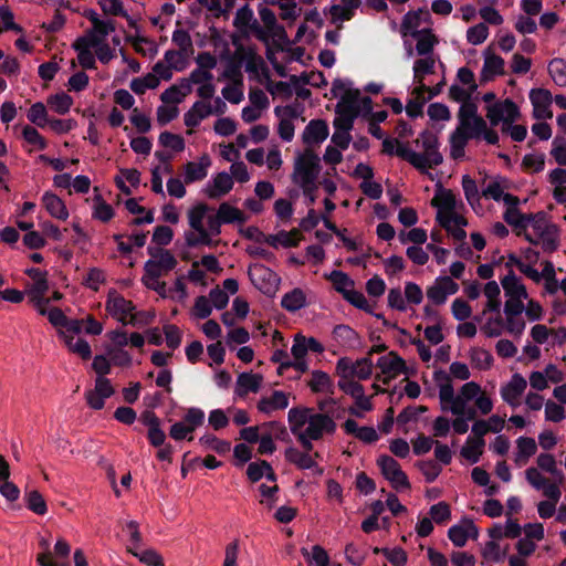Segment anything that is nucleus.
I'll list each match as a JSON object with an SVG mask.
<instances>
[{
	"instance_id": "43",
	"label": "nucleus",
	"mask_w": 566,
	"mask_h": 566,
	"mask_svg": "<svg viewBox=\"0 0 566 566\" xmlns=\"http://www.w3.org/2000/svg\"><path fill=\"white\" fill-rule=\"evenodd\" d=\"M312 412L307 408H292L289 411L287 419L291 432L295 436L304 431Z\"/></svg>"
},
{
	"instance_id": "57",
	"label": "nucleus",
	"mask_w": 566,
	"mask_h": 566,
	"mask_svg": "<svg viewBox=\"0 0 566 566\" xmlns=\"http://www.w3.org/2000/svg\"><path fill=\"white\" fill-rule=\"evenodd\" d=\"M308 386L314 392H332L333 382L326 373L322 370H314L308 381Z\"/></svg>"
},
{
	"instance_id": "41",
	"label": "nucleus",
	"mask_w": 566,
	"mask_h": 566,
	"mask_svg": "<svg viewBox=\"0 0 566 566\" xmlns=\"http://www.w3.org/2000/svg\"><path fill=\"white\" fill-rule=\"evenodd\" d=\"M319 454L317 452L314 455H311L307 452H302L296 448H287L285 450V458L289 462L295 464L300 469H313L317 468L316 461L314 458H318Z\"/></svg>"
},
{
	"instance_id": "39",
	"label": "nucleus",
	"mask_w": 566,
	"mask_h": 566,
	"mask_svg": "<svg viewBox=\"0 0 566 566\" xmlns=\"http://www.w3.org/2000/svg\"><path fill=\"white\" fill-rule=\"evenodd\" d=\"M43 206L51 217L59 220H66L69 211L64 201L52 192H45L42 197Z\"/></svg>"
},
{
	"instance_id": "48",
	"label": "nucleus",
	"mask_w": 566,
	"mask_h": 566,
	"mask_svg": "<svg viewBox=\"0 0 566 566\" xmlns=\"http://www.w3.org/2000/svg\"><path fill=\"white\" fill-rule=\"evenodd\" d=\"M484 446L485 441H480L472 437H468L464 446L460 450V454L469 462L476 463L483 454Z\"/></svg>"
},
{
	"instance_id": "15",
	"label": "nucleus",
	"mask_w": 566,
	"mask_h": 566,
	"mask_svg": "<svg viewBox=\"0 0 566 566\" xmlns=\"http://www.w3.org/2000/svg\"><path fill=\"white\" fill-rule=\"evenodd\" d=\"M520 117L517 105L512 99L495 102L486 106V118L492 126H496L501 122L503 127L513 124Z\"/></svg>"
},
{
	"instance_id": "7",
	"label": "nucleus",
	"mask_w": 566,
	"mask_h": 566,
	"mask_svg": "<svg viewBox=\"0 0 566 566\" xmlns=\"http://www.w3.org/2000/svg\"><path fill=\"white\" fill-rule=\"evenodd\" d=\"M210 213H212V209L206 203H198L188 210V222L191 229L185 235L188 247L212 245V238L218 234H213L210 231V226L208 224Z\"/></svg>"
},
{
	"instance_id": "21",
	"label": "nucleus",
	"mask_w": 566,
	"mask_h": 566,
	"mask_svg": "<svg viewBox=\"0 0 566 566\" xmlns=\"http://www.w3.org/2000/svg\"><path fill=\"white\" fill-rule=\"evenodd\" d=\"M416 40V48L412 49L411 44L405 41L407 55L413 56L416 52L419 56L421 55H434V48L439 43L437 35L431 29H421L412 36Z\"/></svg>"
},
{
	"instance_id": "44",
	"label": "nucleus",
	"mask_w": 566,
	"mask_h": 566,
	"mask_svg": "<svg viewBox=\"0 0 566 566\" xmlns=\"http://www.w3.org/2000/svg\"><path fill=\"white\" fill-rule=\"evenodd\" d=\"M359 4L360 0H340V3L331 8L332 20L340 23L350 20Z\"/></svg>"
},
{
	"instance_id": "55",
	"label": "nucleus",
	"mask_w": 566,
	"mask_h": 566,
	"mask_svg": "<svg viewBox=\"0 0 566 566\" xmlns=\"http://www.w3.org/2000/svg\"><path fill=\"white\" fill-rule=\"evenodd\" d=\"M260 491V504L263 505L268 510H273L276 505V494L279 492V486L274 482H270V484L262 483L259 486Z\"/></svg>"
},
{
	"instance_id": "29",
	"label": "nucleus",
	"mask_w": 566,
	"mask_h": 566,
	"mask_svg": "<svg viewBox=\"0 0 566 566\" xmlns=\"http://www.w3.org/2000/svg\"><path fill=\"white\" fill-rule=\"evenodd\" d=\"M233 188L232 177L228 172L217 174L205 188V193L210 199H220Z\"/></svg>"
},
{
	"instance_id": "6",
	"label": "nucleus",
	"mask_w": 566,
	"mask_h": 566,
	"mask_svg": "<svg viewBox=\"0 0 566 566\" xmlns=\"http://www.w3.org/2000/svg\"><path fill=\"white\" fill-rule=\"evenodd\" d=\"M525 479L533 489L542 491L546 497V500L537 503L539 517L544 520L552 517L556 512V504L562 497V490L558 483H551V480L535 469V467H530L525 470Z\"/></svg>"
},
{
	"instance_id": "36",
	"label": "nucleus",
	"mask_w": 566,
	"mask_h": 566,
	"mask_svg": "<svg viewBox=\"0 0 566 566\" xmlns=\"http://www.w3.org/2000/svg\"><path fill=\"white\" fill-rule=\"evenodd\" d=\"M25 274L32 280L27 287V294L32 295H45L49 291L48 273L40 269L31 268L25 270Z\"/></svg>"
},
{
	"instance_id": "33",
	"label": "nucleus",
	"mask_w": 566,
	"mask_h": 566,
	"mask_svg": "<svg viewBox=\"0 0 566 566\" xmlns=\"http://www.w3.org/2000/svg\"><path fill=\"white\" fill-rule=\"evenodd\" d=\"M262 375L242 373L238 376L234 392L239 397H245L249 392H258L262 386Z\"/></svg>"
},
{
	"instance_id": "3",
	"label": "nucleus",
	"mask_w": 566,
	"mask_h": 566,
	"mask_svg": "<svg viewBox=\"0 0 566 566\" xmlns=\"http://www.w3.org/2000/svg\"><path fill=\"white\" fill-rule=\"evenodd\" d=\"M459 124L450 136V155L453 159L464 156V148L470 139H483L491 145L499 143L497 133L488 128L486 122L478 114L474 103L462 104L458 112Z\"/></svg>"
},
{
	"instance_id": "63",
	"label": "nucleus",
	"mask_w": 566,
	"mask_h": 566,
	"mask_svg": "<svg viewBox=\"0 0 566 566\" xmlns=\"http://www.w3.org/2000/svg\"><path fill=\"white\" fill-rule=\"evenodd\" d=\"M159 85V81L156 80V75H150V73L146 74L145 76L143 77H137V78H134L132 82H130V90L138 94V95H142L144 94L147 90H154L156 88L157 86Z\"/></svg>"
},
{
	"instance_id": "31",
	"label": "nucleus",
	"mask_w": 566,
	"mask_h": 566,
	"mask_svg": "<svg viewBox=\"0 0 566 566\" xmlns=\"http://www.w3.org/2000/svg\"><path fill=\"white\" fill-rule=\"evenodd\" d=\"M289 407V397L284 391L275 390L270 396H262L256 403V409L265 415L283 410Z\"/></svg>"
},
{
	"instance_id": "28",
	"label": "nucleus",
	"mask_w": 566,
	"mask_h": 566,
	"mask_svg": "<svg viewBox=\"0 0 566 566\" xmlns=\"http://www.w3.org/2000/svg\"><path fill=\"white\" fill-rule=\"evenodd\" d=\"M212 80L213 75L211 72H203L196 69L189 75V81L192 85H197V95L202 99H210L213 97L216 87Z\"/></svg>"
},
{
	"instance_id": "50",
	"label": "nucleus",
	"mask_w": 566,
	"mask_h": 566,
	"mask_svg": "<svg viewBox=\"0 0 566 566\" xmlns=\"http://www.w3.org/2000/svg\"><path fill=\"white\" fill-rule=\"evenodd\" d=\"M437 57L436 55H421L413 64L415 82H421L426 75L434 72Z\"/></svg>"
},
{
	"instance_id": "20",
	"label": "nucleus",
	"mask_w": 566,
	"mask_h": 566,
	"mask_svg": "<svg viewBox=\"0 0 566 566\" xmlns=\"http://www.w3.org/2000/svg\"><path fill=\"white\" fill-rule=\"evenodd\" d=\"M377 367L380 369L382 378L378 376V379L382 384L387 385L392 379L406 371L405 360L398 356L395 352H390L385 356H381L377 361Z\"/></svg>"
},
{
	"instance_id": "51",
	"label": "nucleus",
	"mask_w": 566,
	"mask_h": 566,
	"mask_svg": "<svg viewBox=\"0 0 566 566\" xmlns=\"http://www.w3.org/2000/svg\"><path fill=\"white\" fill-rule=\"evenodd\" d=\"M504 73V60L495 54H485L482 75L485 80H490L496 75Z\"/></svg>"
},
{
	"instance_id": "13",
	"label": "nucleus",
	"mask_w": 566,
	"mask_h": 566,
	"mask_svg": "<svg viewBox=\"0 0 566 566\" xmlns=\"http://www.w3.org/2000/svg\"><path fill=\"white\" fill-rule=\"evenodd\" d=\"M373 368L374 365L369 357H364L356 361L348 357H343L336 364V373L340 378L365 380L371 376Z\"/></svg>"
},
{
	"instance_id": "64",
	"label": "nucleus",
	"mask_w": 566,
	"mask_h": 566,
	"mask_svg": "<svg viewBox=\"0 0 566 566\" xmlns=\"http://www.w3.org/2000/svg\"><path fill=\"white\" fill-rule=\"evenodd\" d=\"M549 74L553 81L559 85H566V61L563 59H554L548 65Z\"/></svg>"
},
{
	"instance_id": "23",
	"label": "nucleus",
	"mask_w": 566,
	"mask_h": 566,
	"mask_svg": "<svg viewBox=\"0 0 566 566\" xmlns=\"http://www.w3.org/2000/svg\"><path fill=\"white\" fill-rule=\"evenodd\" d=\"M340 92H343L342 99L336 106H342L343 108L346 106H353L360 111L359 102H361L365 108H371V99L369 97H363L360 99V93L358 90L345 88V84L343 82L335 81L333 83V93L337 95Z\"/></svg>"
},
{
	"instance_id": "18",
	"label": "nucleus",
	"mask_w": 566,
	"mask_h": 566,
	"mask_svg": "<svg viewBox=\"0 0 566 566\" xmlns=\"http://www.w3.org/2000/svg\"><path fill=\"white\" fill-rule=\"evenodd\" d=\"M232 222L243 223L245 222V216L240 209L229 205L228 202L221 203L219 206L217 213H210L208 217V224L210 226V231L213 234L218 235L221 232L222 223Z\"/></svg>"
},
{
	"instance_id": "11",
	"label": "nucleus",
	"mask_w": 566,
	"mask_h": 566,
	"mask_svg": "<svg viewBox=\"0 0 566 566\" xmlns=\"http://www.w3.org/2000/svg\"><path fill=\"white\" fill-rule=\"evenodd\" d=\"M106 312L124 325H138V315L134 314L135 305L116 291H111L105 304Z\"/></svg>"
},
{
	"instance_id": "24",
	"label": "nucleus",
	"mask_w": 566,
	"mask_h": 566,
	"mask_svg": "<svg viewBox=\"0 0 566 566\" xmlns=\"http://www.w3.org/2000/svg\"><path fill=\"white\" fill-rule=\"evenodd\" d=\"M335 427L336 424L329 416L323 413H313L303 433L314 440H318L324 436L325 432H333Z\"/></svg>"
},
{
	"instance_id": "19",
	"label": "nucleus",
	"mask_w": 566,
	"mask_h": 566,
	"mask_svg": "<svg viewBox=\"0 0 566 566\" xmlns=\"http://www.w3.org/2000/svg\"><path fill=\"white\" fill-rule=\"evenodd\" d=\"M459 291V284L450 276H439L427 289V297L436 305L446 303L449 295Z\"/></svg>"
},
{
	"instance_id": "12",
	"label": "nucleus",
	"mask_w": 566,
	"mask_h": 566,
	"mask_svg": "<svg viewBox=\"0 0 566 566\" xmlns=\"http://www.w3.org/2000/svg\"><path fill=\"white\" fill-rule=\"evenodd\" d=\"M235 57L244 64V69L261 84L270 74L269 69L261 55L254 48L239 45L235 50Z\"/></svg>"
},
{
	"instance_id": "10",
	"label": "nucleus",
	"mask_w": 566,
	"mask_h": 566,
	"mask_svg": "<svg viewBox=\"0 0 566 566\" xmlns=\"http://www.w3.org/2000/svg\"><path fill=\"white\" fill-rule=\"evenodd\" d=\"M501 285L505 295L504 308H524V302L528 300V293L521 277L513 270L501 279Z\"/></svg>"
},
{
	"instance_id": "14",
	"label": "nucleus",
	"mask_w": 566,
	"mask_h": 566,
	"mask_svg": "<svg viewBox=\"0 0 566 566\" xmlns=\"http://www.w3.org/2000/svg\"><path fill=\"white\" fill-rule=\"evenodd\" d=\"M203 420L205 413L201 409L190 408L187 410L181 421L171 426L169 436L176 441H180L186 438H188V440H192V436L190 434L203 423Z\"/></svg>"
},
{
	"instance_id": "5",
	"label": "nucleus",
	"mask_w": 566,
	"mask_h": 566,
	"mask_svg": "<svg viewBox=\"0 0 566 566\" xmlns=\"http://www.w3.org/2000/svg\"><path fill=\"white\" fill-rule=\"evenodd\" d=\"M149 252L151 258L145 263L142 282L146 287L166 296V283L159 279L176 268L177 259L169 250L161 248Z\"/></svg>"
},
{
	"instance_id": "27",
	"label": "nucleus",
	"mask_w": 566,
	"mask_h": 566,
	"mask_svg": "<svg viewBox=\"0 0 566 566\" xmlns=\"http://www.w3.org/2000/svg\"><path fill=\"white\" fill-rule=\"evenodd\" d=\"M234 25L241 31H252L260 40H265V33L254 19L252 9L245 4L240 8L234 17Z\"/></svg>"
},
{
	"instance_id": "45",
	"label": "nucleus",
	"mask_w": 566,
	"mask_h": 566,
	"mask_svg": "<svg viewBox=\"0 0 566 566\" xmlns=\"http://www.w3.org/2000/svg\"><path fill=\"white\" fill-rule=\"evenodd\" d=\"M223 98L232 104H239L243 101V77L240 72H233V82L224 86L221 91Z\"/></svg>"
},
{
	"instance_id": "30",
	"label": "nucleus",
	"mask_w": 566,
	"mask_h": 566,
	"mask_svg": "<svg viewBox=\"0 0 566 566\" xmlns=\"http://www.w3.org/2000/svg\"><path fill=\"white\" fill-rule=\"evenodd\" d=\"M213 114V105L208 99L197 101L185 113L184 122L187 127H196L200 122Z\"/></svg>"
},
{
	"instance_id": "47",
	"label": "nucleus",
	"mask_w": 566,
	"mask_h": 566,
	"mask_svg": "<svg viewBox=\"0 0 566 566\" xmlns=\"http://www.w3.org/2000/svg\"><path fill=\"white\" fill-rule=\"evenodd\" d=\"M92 216L94 219L102 222H108L114 217V210L112 206L103 199L102 195L98 192L97 187L94 188Z\"/></svg>"
},
{
	"instance_id": "38",
	"label": "nucleus",
	"mask_w": 566,
	"mask_h": 566,
	"mask_svg": "<svg viewBox=\"0 0 566 566\" xmlns=\"http://www.w3.org/2000/svg\"><path fill=\"white\" fill-rule=\"evenodd\" d=\"M536 451L537 444L533 438L520 437L516 440V452L514 457L515 464L518 467L525 465Z\"/></svg>"
},
{
	"instance_id": "59",
	"label": "nucleus",
	"mask_w": 566,
	"mask_h": 566,
	"mask_svg": "<svg viewBox=\"0 0 566 566\" xmlns=\"http://www.w3.org/2000/svg\"><path fill=\"white\" fill-rule=\"evenodd\" d=\"M27 507L38 515H44L48 512L46 502L38 490H32L25 494Z\"/></svg>"
},
{
	"instance_id": "16",
	"label": "nucleus",
	"mask_w": 566,
	"mask_h": 566,
	"mask_svg": "<svg viewBox=\"0 0 566 566\" xmlns=\"http://www.w3.org/2000/svg\"><path fill=\"white\" fill-rule=\"evenodd\" d=\"M382 475L389 481L391 486L397 491L410 489L409 480L401 470L400 464L389 455H380L377 460Z\"/></svg>"
},
{
	"instance_id": "9",
	"label": "nucleus",
	"mask_w": 566,
	"mask_h": 566,
	"mask_svg": "<svg viewBox=\"0 0 566 566\" xmlns=\"http://www.w3.org/2000/svg\"><path fill=\"white\" fill-rule=\"evenodd\" d=\"M416 145L422 149L418 153L420 171H427L436 166L442 164L443 157L438 150V137L431 132H423L416 139Z\"/></svg>"
},
{
	"instance_id": "49",
	"label": "nucleus",
	"mask_w": 566,
	"mask_h": 566,
	"mask_svg": "<svg viewBox=\"0 0 566 566\" xmlns=\"http://www.w3.org/2000/svg\"><path fill=\"white\" fill-rule=\"evenodd\" d=\"M247 474L252 482H256L263 476H265L270 482L275 481L274 471L266 461L250 463L247 470Z\"/></svg>"
},
{
	"instance_id": "35",
	"label": "nucleus",
	"mask_w": 566,
	"mask_h": 566,
	"mask_svg": "<svg viewBox=\"0 0 566 566\" xmlns=\"http://www.w3.org/2000/svg\"><path fill=\"white\" fill-rule=\"evenodd\" d=\"M524 308H504L505 319L503 329L513 336H521L525 331L526 323L522 317Z\"/></svg>"
},
{
	"instance_id": "62",
	"label": "nucleus",
	"mask_w": 566,
	"mask_h": 566,
	"mask_svg": "<svg viewBox=\"0 0 566 566\" xmlns=\"http://www.w3.org/2000/svg\"><path fill=\"white\" fill-rule=\"evenodd\" d=\"M336 291L340 292L344 297L354 289V282L350 277L340 271H333L329 275Z\"/></svg>"
},
{
	"instance_id": "42",
	"label": "nucleus",
	"mask_w": 566,
	"mask_h": 566,
	"mask_svg": "<svg viewBox=\"0 0 566 566\" xmlns=\"http://www.w3.org/2000/svg\"><path fill=\"white\" fill-rule=\"evenodd\" d=\"M336 117L333 122L335 129L350 132L354 119L359 115V109L353 106H336Z\"/></svg>"
},
{
	"instance_id": "46",
	"label": "nucleus",
	"mask_w": 566,
	"mask_h": 566,
	"mask_svg": "<svg viewBox=\"0 0 566 566\" xmlns=\"http://www.w3.org/2000/svg\"><path fill=\"white\" fill-rule=\"evenodd\" d=\"M333 337L343 347L354 348L359 345L358 334L348 325L335 326Z\"/></svg>"
},
{
	"instance_id": "2",
	"label": "nucleus",
	"mask_w": 566,
	"mask_h": 566,
	"mask_svg": "<svg viewBox=\"0 0 566 566\" xmlns=\"http://www.w3.org/2000/svg\"><path fill=\"white\" fill-rule=\"evenodd\" d=\"M433 379L439 389L441 411L453 416H467L468 419H475L476 409L484 416L492 411L493 401L478 382H465L455 394L450 375L446 371H434Z\"/></svg>"
},
{
	"instance_id": "32",
	"label": "nucleus",
	"mask_w": 566,
	"mask_h": 566,
	"mask_svg": "<svg viewBox=\"0 0 566 566\" xmlns=\"http://www.w3.org/2000/svg\"><path fill=\"white\" fill-rule=\"evenodd\" d=\"M328 136V126L323 119H313L305 127L302 139L306 145H319Z\"/></svg>"
},
{
	"instance_id": "34",
	"label": "nucleus",
	"mask_w": 566,
	"mask_h": 566,
	"mask_svg": "<svg viewBox=\"0 0 566 566\" xmlns=\"http://www.w3.org/2000/svg\"><path fill=\"white\" fill-rule=\"evenodd\" d=\"M211 161L208 155L200 157L198 163L189 161L184 166V176L186 184H192L195 181L202 180L207 177V169Z\"/></svg>"
},
{
	"instance_id": "1",
	"label": "nucleus",
	"mask_w": 566,
	"mask_h": 566,
	"mask_svg": "<svg viewBox=\"0 0 566 566\" xmlns=\"http://www.w3.org/2000/svg\"><path fill=\"white\" fill-rule=\"evenodd\" d=\"M504 203L506 210L503 219L517 237H523L531 244L541 245L547 252L557 249L558 228L549 220L546 212L523 213L518 208L520 199L514 195H506Z\"/></svg>"
},
{
	"instance_id": "4",
	"label": "nucleus",
	"mask_w": 566,
	"mask_h": 566,
	"mask_svg": "<svg viewBox=\"0 0 566 566\" xmlns=\"http://www.w3.org/2000/svg\"><path fill=\"white\" fill-rule=\"evenodd\" d=\"M437 209L438 223L457 241H463L467 232L463 229L468 220L458 210V200L450 189H439L431 199Z\"/></svg>"
},
{
	"instance_id": "40",
	"label": "nucleus",
	"mask_w": 566,
	"mask_h": 566,
	"mask_svg": "<svg viewBox=\"0 0 566 566\" xmlns=\"http://www.w3.org/2000/svg\"><path fill=\"white\" fill-rule=\"evenodd\" d=\"M259 14L265 28V39L268 36L285 39L286 34L284 28L277 24L276 17L271 9L264 7L260 9Z\"/></svg>"
},
{
	"instance_id": "37",
	"label": "nucleus",
	"mask_w": 566,
	"mask_h": 566,
	"mask_svg": "<svg viewBox=\"0 0 566 566\" xmlns=\"http://www.w3.org/2000/svg\"><path fill=\"white\" fill-rule=\"evenodd\" d=\"M536 464L539 472L544 471L554 476V481L551 483H558V486H562L565 482L564 473L558 469L556 459L551 453H541L536 458Z\"/></svg>"
},
{
	"instance_id": "54",
	"label": "nucleus",
	"mask_w": 566,
	"mask_h": 566,
	"mask_svg": "<svg viewBox=\"0 0 566 566\" xmlns=\"http://www.w3.org/2000/svg\"><path fill=\"white\" fill-rule=\"evenodd\" d=\"M127 553L137 557L140 563L147 566H164L163 556L154 548H146L142 552L134 549V547L127 548Z\"/></svg>"
},
{
	"instance_id": "61",
	"label": "nucleus",
	"mask_w": 566,
	"mask_h": 566,
	"mask_svg": "<svg viewBox=\"0 0 566 566\" xmlns=\"http://www.w3.org/2000/svg\"><path fill=\"white\" fill-rule=\"evenodd\" d=\"M49 106L57 114H66L73 105V98L66 93H59L48 98Z\"/></svg>"
},
{
	"instance_id": "26",
	"label": "nucleus",
	"mask_w": 566,
	"mask_h": 566,
	"mask_svg": "<svg viewBox=\"0 0 566 566\" xmlns=\"http://www.w3.org/2000/svg\"><path fill=\"white\" fill-rule=\"evenodd\" d=\"M448 536L457 547H463L469 537L478 538L479 530L472 520H463L460 524L450 527Z\"/></svg>"
},
{
	"instance_id": "58",
	"label": "nucleus",
	"mask_w": 566,
	"mask_h": 566,
	"mask_svg": "<svg viewBox=\"0 0 566 566\" xmlns=\"http://www.w3.org/2000/svg\"><path fill=\"white\" fill-rule=\"evenodd\" d=\"M420 14L418 12L406 13L400 25L402 38L415 36V34L420 31Z\"/></svg>"
},
{
	"instance_id": "17",
	"label": "nucleus",
	"mask_w": 566,
	"mask_h": 566,
	"mask_svg": "<svg viewBox=\"0 0 566 566\" xmlns=\"http://www.w3.org/2000/svg\"><path fill=\"white\" fill-rule=\"evenodd\" d=\"M249 276L253 285L264 294L272 295L279 289L280 277L263 264L250 266Z\"/></svg>"
},
{
	"instance_id": "52",
	"label": "nucleus",
	"mask_w": 566,
	"mask_h": 566,
	"mask_svg": "<svg viewBox=\"0 0 566 566\" xmlns=\"http://www.w3.org/2000/svg\"><path fill=\"white\" fill-rule=\"evenodd\" d=\"M70 352L88 359L92 355L90 344L80 336H61Z\"/></svg>"
},
{
	"instance_id": "53",
	"label": "nucleus",
	"mask_w": 566,
	"mask_h": 566,
	"mask_svg": "<svg viewBox=\"0 0 566 566\" xmlns=\"http://www.w3.org/2000/svg\"><path fill=\"white\" fill-rule=\"evenodd\" d=\"M306 304V296L301 289H294L286 293L281 301V305L289 312H296Z\"/></svg>"
},
{
	"instance_id": "56",
	"label": "nucleus",
	"mask_w": 566,
	"mask_h": 566,
	"mask_svg": "<svg viewBox=\"0 0 566 566\" xmlns=\"http://www.w3.org/2000/svg\"><path fill=\"white\" fill-rule=\"evenodd\" d=\"M105 30V32L99 33L97 28H92L88 31H86V33L83 36L76 39V41L90 48H94L105 42L106 36L115 31V25H109Z\"/></svg>"
},
{
	"instance_id": "25",
	"label": "nucleus",
	"mask_w": 566,
	"mask_h": 566,
	"mask_svg": "<svg viewBox=\"0 0 566 566\" xmlns=\"http://www.w3.org/2000/svg\"><path fill=\"white\" fill-rule=\"evenodd\" d=\"M526 387V379L520 374H514L511 380L501 388V397L510 406L517 407Z\"/></svg>"
},
{
	"instance_id": "22",
	"label": "nucleus",
	"mask_w": 566,
	"mask_h": 566,
	"mask_svg": "<svg viewBox=\"0 0 566 566\" xmlns=\"http://www.w3.org/2000/svg\"><path fill=\"white\" fill-rule=\"evenodd\" d=\"M530 99L533 105V116L537 119H549L553 117L551 105L552 93L545 88H534L530 92Z\"/></svg>"
},
{
	"instance_id": "60",
	"label": "nucleus",
	"mask_w": 566,
	"mask_h": 566,
	"mask_svg": "<svg viewBox=\"0 0 566 566\" xmlns=\"http://www.w3.org/2000/svg\"><path fill=\"white\" fill-rule=\"evenodd\" d=\"M506 555V548H501L500 544L495 541H489L481 549V556L486 562H501Z\"/></svg>"
},
{
	"instance_id": "8",
	"label": "nucleus",
	"mask_w": 566,
	"mask_h": 566,
	"mask_svg": "<svg viewBox=\"0 0 566 566\" xmlns=\"http://www.w3.org/2000/svg\"><path fill=\"white\" fill-rule=\"evenodd\" d=\"M321 159L312 148L296 155L293 163L292 181L300 188L310 190L317 182L321 172Z\"/></svg>"
}]
</instances>
